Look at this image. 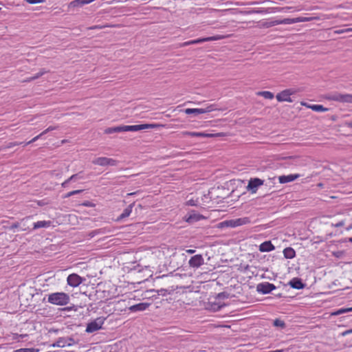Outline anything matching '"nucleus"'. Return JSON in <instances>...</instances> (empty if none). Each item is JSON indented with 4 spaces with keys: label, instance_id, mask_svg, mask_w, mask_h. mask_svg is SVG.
<instances>
[{
    "label": "nucleus",
    "instance_id": "obj_1",
    "mask_svg": "<svg viewBox=\"0 0 352 352\" xmlns=\"http://www.w3.org/2000/svg\"><path fill=\"white\" fill-rule=\"evenodd\" d=\"M69 296L64 292H55L48 295V302L59 306L66 305L69 302Z\"/></svg>",
    "mask_w": 352,
    "mask_h": 352
},
{
    "label": "nucleus",
    "instance_id": "obj_2",
    "mask_svg": "<svg viewBox=\"0 0 352 352\" xmlns=\"http://www.w3.org/2000/svg\"><path fill=\"white\" fill-rule=\"evenodd\" d=\"M164 125L160 124H143L139 125H123L122 129L123 132L125 131H138L144 129H159L163 127Z\"/></svg>",
    "mask_w": 352,
    "mask_h": 352
},
{
    "label": "nucleus",
    "instance_id": "obj_3",
    "mask_svg": "<svg viewBox=\"0 0 352 352\" xmlns=\"http://www.w3.org/2000/svg\"><path fill=\"white\" fill-rule=\"evenodd\" d=\"M326 99L331 101H336L343 103H352V94H340L336 92L327 95Z\"/></svg>",
    "mask_w": 352,
    "mask_h": 352
},
{
    "label": "nucleus",
    "instance_id": "obj_4",
    "mask_svg": "<svg viewBox=\"0 0 352 352\" xmlns=\"http://www.w3.org/2000/svg\"><path fill=\"white\" fill-rule=\"evenodd\" d=\"M250 223V219L249 217H242L223 221L221 223V227L226 226L230 228H236L241 226L248 224Z\"/></svg>",
    "mask_w": 352,
    "mask_h": 352
},
{
    "label": "nucleus",
    "instance_id": "obj_5",
    "mask_svg": "<svg viewBox=\"0 0 352 352\" xmlns=\"http://www.w3.org/2000/svg\"><path fill=\"white\" fill-rule=\"evenodd\" d=\"M106 318L104 317H98L93 321L89 322L86 327V332L94 333L100 329L104 323Z\"/></svg>",
    "mask_w": 352,
    "mask_h": 352
},
{
    "label": "nucleus",
    "instance_id": "obj_6",
    "mask_svg": "<svg viewBox=\"0 0 352 352\" xmlns=\"http://www.w3.org/2000/svg\"><path fill=\"white\" fill-rule=\"evenodd\" d=\"M94 164L101 166H117L118 164V161L106 157H100L94 159L92 162Z\"/></svg>",
    "mask_w": 352,
    "mask_h": 352
},
{
    "label": "nucleus",
    "instance_id": "obj_7",
    "mask_svg": "<svg viewBox=\"0 0 352 352\" xmlns=\"http://www.w3.org/2000/svg\"><path fill=\"white\" fill-rule=\"evenodd\" d=\"M276 289V286L269 282H264L257 285L256 291L262 294H267Z\"/></svg>",
    "mask_w": 352,
    "mask_h": 352
},
{
    "label": "nucleus",
    "instance_id": "obj_8",
    "mask_svg": "<svg viewBox=\"0 0 352 352\" xmlns=\"http://www.w3.org/2000/svg\"><path fill=\"white\" fill-rule=\"evenodd\" d=\"M263 183L264 181L259 178L250 179L247 186V190L252 194H254L257 192L258 188L262 186Z\"/></svg>",
    "mask_w": 352,
    "mask_h": 352
},
{
    "label": "nucleus",
    "instance_id": "obj_9",
    "mask_svg": "<svg viewBox=\"0 0 352 352\" xmlns=\"http://www.w3.org/2000/svg\"><path fill=\"white\" fill-rule=\"evenodd\" d=\"M295 93L292 89H285L276 95V99L278 102H292L293 100L291 96Z\"/></svg>",
    "mask_w": 352,
    "mask_h": 352
},
{
    "label": "nucleus",
    "instance_id": "obj_10",
    "mask_svg": "<svg viewBox=\"0 0 352 352\" xmlns=\"http://www.w3.org/2000/svg\"><path fill=\"white\" fill-rule=\"evenodd\" d=\"M204 258L201 254H196L192 256L188 261V265L190 267L197 269L203 265Z\"/></svg>",
    "mask_w": 352,
    "mask_h": 352
},
{
    "label": "nucleus",
    "instance_id": "obj_11",
    "mask_svg": "<svg viewBox=\"0 0 352 352\" xmlns=\"http://www.w3.org/2000/svg\"><path fill=\"white\" fill-rule=\"evenodd\" d=\"M213 110H214V106L210 105V106L207 107L206 108L186 109L184 110V112L188 115L192 114V113L195 114V115H198V114H202V113L210 112Z\"/></svg>",
    "mask_w": 352,
    "mask_h": 352
},
{
    "label": "nucleus",
    "instance_id": "obj_12",
    "mask_svg": "<svg viewBox=\"0 0 352 352\" xmlns=\"http://www.w3.org/2000/svg\"><path fill=\"white\" fill-rule=\"evenodd\" d=\"M67 284L73 287H78L82 283V278L76 274H72L68 276L67 278Z\"/></svg>",
    "mask_w": 352,
    "mask_h": 352
},
{
    "label": "nucleus",
    "instance_id": "obj_13",
    "mask_svg": "<svg viewBox=\"0 0 352 352\" xmlns=\"http://www.w3.org/2000/svg\"><path fill=\"white\" fill-rule=\"evenodd\" d=\"M183 136H190L196 138H212L217 135L213 133H206L203 132H195V131H183L182 133Z\"/></svg>",
    "mask_w": 352,
    "mask_h": 352
},
{
    "label": "nucleus",
    "instance_id": "obj_14",
    "mask_svg": "<svg viewBox=\"0 0 352 352\" xmlns=\"http://www.w3.org/2000/svg\"><path fill=\"white\" fill-rule=\"evenodd\" d=\"M224 38H226L225 36L216 35V36H208V37H205V38H197V39H195V40H192V45H194V44H199V43H201L207 42V41H219V40L223 39Z\"/></svg>",
    "mask_w": 352,
    "mask_h": 352
},
{
    "label": "nucleus",
    "instance_id": "obj_15",
    "mask_svg": "<svg viewBox=\"0 0 352 352\" xmlns=\"http://www.w3.org/2000/svg\"><path fill=\"white\" fill-rule=\"evenodd\" d=\"M203 219V216L197 214L195 212H190L184 217V219L186 222L189 223H192L194 222L198 221Z\"/></svg>",
    "mask_w": 352,
    "mask_h": 352
},
{
    "label": "nucleus",
    "instance_id": "obj_16",
    "mask_svg": "<svg viewBox=\"0 0 352 352\" xmlns=\"http://www.w3.org/2000/svg\"><path fill=\"white\" fill-rule=\"evenodd\" d=\"M300 177L299 174H290L288 175H282L278 177V181L280 184H285L291 182L298 179Z\"/></svg>",
    "mask_w": 352,
    "mask_h": 352
},
{
    "label": "nucleus",
    "instance_id": "obj_17",
    "mask_svg": "<svg viewBox=\"0 0 352 352\" xmlns=\"http://www.w3.org/2000/svg\"><path fill=\"white\" fill-rule=\"evenodd\" d=\"M274 249L275 247L270 241H265L259 245V250L261 252H269Z\"/></svg>",
    "mask_w": 352,
    "mask_h": 352
},
{
    "label": "nucleus",
    "instance_id": "obj_18",
    "mask_svg": "<svg viewBox=\"0 0 352 352\" xmlns=\"http://www.w3.org/2000/svg\"><path fill=\"white\" fill-rule=\"evenodd\" d=\"M150 305V303L147 302H140L134 305H132L129 307L130 311H142L146 310Z\"/></svg>",
    "mask_w": 352,
    "mask_h": 352
},
{
    "label": "nucleus",
    "instance_id": "obj_19",
    "mask_svg": "<svg viewBox=\"0 0 352 352\" xmlns=\"http://www.w3.org/2000/svg\"><path fill=\"white\" fill-rule=\"evenodd\" d=\"M289 285L294 289H300L305 287V284L301 281L300 278H292Z\"/></svg>",
    "mask_w": 352,
    "mask_h": 352
},
{
    "label": "nucleus",
    "instance_id": "obj_20",
    "mask_svg": "<svg viewBox=\"0 0 352 352\" xmlns=\"http://www.w3.org/2000/svg\"><path fill=\"white\" fill-rule=\"evenodd\" d=\"M93 2V0H74L69 4V8H76L82 6Z\"/></svg>",
    "mask_w": 352,
    "mask_h": 352
},
{
    "label": "nucleus",
    "instance_id": "obj_21",
    "mask_svg": "<svg viewBox=\"0 0 352 352\" xmlns=\"http://www.w3.org/2000/svg\"><path fill=\"white\" fill-rule=\"evenodd\" d=\"M302 104L317 112H324L328 111L327 108L324 107L321 104H307L306 103H302Z\"/></svg>",
    "mask_w": 352,
    "mask_h": 352
},
{
    "label": "nucleus",
    "instance_id": "obj_22",
    "mask_svg": "<svg viewBox=\"0 0 352 352\" xmlns=\"http://www.w3.org/2000/svg\"><path fill=\"white\" fill-rule=\"evenodd\" d=\"M52 224L50 221H38L34 223L33 228L34 230L41 228H49Z\"/></svg>",
    "mask_w": 352,
    "mask_h": 352
},
{
    "label": "nucleus",
    "instance_id": "obj_23",
    "mask_svg": "<svg viewBox=\"0 0 352 352\" xmlns=\"http://www.w3.org/2000/svg\"><path fill=\"white\" fill-rule=\"evenodd\" d=\"M133 207V204H130L127 208H126L124 210V211L122 212V213L119 216V217L118 218V220H121V219L128 217L132 212Z\"/></svg>",
    "mask_w": 352,
    "mask_h": 352
},
{
    "label": "nucleus",
    "instance_id": "obj_24",
    "mask_svg": "<svg viewBox=\"0 0 352 352\" xmlns=\"http://www.w3.org/2000/svg\"><path fill=\"white\" fill-rule=\"evenodd\" d=\"M283 254H284V256L286 258H293L295 257L296 256V252L294 251V250L292 248H286L284 249L283 250Z\"/></svg>",
    "mask_w": 352,
    "mask_h": 352
},
{
    "label": "nucleus",
    "instance_id": "obj_25",
    "mask_svg": "<svg viewBox=\"0 0 352 352\" xmlns=\"http://www.w3.org/2000/svg\"><path fill=\"white\" fill-rule=\"evenodd\" d=\"M296 23V18H286L283 20L276 21L274 24L279 25V24H285V25H290Z\"/></svg>",
    "mask_w": 352,
    "mask_h": 352
},
{
    "label": "nucleus",
    "instance_id": "obj_26",
    "mask_svg": "<svg viewBox=\"0 0 352 352\" xmlns=\"http://www.w3.org/2000/svg\"><path fill=\"white\" fill-rule=\"evenodd\" d=\"M123 132L122 126H118L115 127H109L104 130L106 134H111L113 133Z\"/></svg>",
    "mask_w": 352,
    "mask_h": 352
},
{
    "label": "nucleus",
    "instance_id": "obj_27",
    "mask_svg": "<svg viewBox=\"0 0 352 352\" xmlns=\"http://www.w3.org/2000/svg\"><path fill=\"white\" fill-rule=\"evenodd\" d=\"M257 95L263 96L266 99L272 100L274 98V94L268 91H263L257 93Z\"/></svg>",
    "mask_w": 352,
    "mask_h": 352
},
{
    "label": "nucleus",
    "instance_id": "obj_28",
    "mask_svg": "<svg viewBox=\"0 0 352 352\" xmlns=\"http://www.w3.org/2000/svg\"><path fill=\"white\" fill-rule=\"evenodd\" d=\"M13 352H39V349L37 348H21Z\"/></svg>",
    "mask_w": 352,
    "mask_h": 352
},
{
    "label": "nucleus",
    "instance_id": "obj_29",
    "mask_svg": "<svg viewBox=\"0 0 352 352\" xmlns=\"http://www.w3.org/2000/svg\"><path fill=\"white\" fill-rule=\"evenodd\" d=\"M84 179V176H83L82 173L80 172L78 173H76V174H74V175H72L69 178V180L75 182V181H76L78 179Z\"/></svg>",
    "mask_w": 352,
    "mask_h": 352
},
{
    "label": "nucleus",
    "instance_id": "obj_30",
    "mask_svg": "<svg viewBox=\"0 0 352 352\" xmlns=\"http://www.w3.org/2000/svg\"><path fill=\"white\" fill-rule=\"evenodd\" d=\"M351 311H352V307L346 308V309L341 308V309H339L338 310H337L333 314L334 315H340V314L347 313V312H349Z\"/></svg>",
    "mask_w": 352,
    "mask_h": 352
},
{
    "label": "nucleus",
    "instance_id": "obj_31",
    "mask_svg": "<svg viewBox=\"0 0 352 352\" xmlns=\"http://www.w3.org/2000/svg\"><path fill=\"white\" fill-rule=\"evenodd\" d=\"M274 325L275 327H280V328H284L285 326V322L283 320H279V319H276L274 321Z\"/></svg>",
    "mask_w": 352,
    "mask_h": 352
},
{
    "label": "nucleus",
    "instance_id": "obj_32",
    "mask_svg": "<svg viewBox=\"0 0 352 352\" xmlns=\"http://www.w3.org/2000/svg\"><path fill=\"white\" fill-rule=\"evenodd\" d=\"M157 293L160 296H166V295L170 294V291H168L166 289H160L157 291Z\"/></svg>",
    "mask_w": 352,
    "mask_h": 352
},
{
    "label": "nucleus",
    "instance_id": "obj_33",
    "mask_svg": "<svg viewBox=\"0 0 352 352\" xmlns=\"http://www.w3.org/2000/svg\"><path fill=\"white\" fill-rule=\"evenodd\" d=\"M311 20V18L309 17L299 16L296 18V23L307 22L310 21Z\"/></svg>",
    "mask_w": 352,
    "mask_h": 352
},
{
    "label": "nucleus",
    "instance_id": "obj_34",
    "mask_svg": "<svg viewBox=\"0 0 352 352\" xmlns=\"http://www.w3.org/2000/svg\"><path fill=\"white\" fill-rule=\"evenodd\" d=\"M46 73V71L44 70V69H42L41 71H40L37 74H36L35 76L31 77L29 78L28 81H30V80H35L38 78H39L40 76H43L44 74Z\"/></svg>",
    "mask_w": 352,
    "mask_h": 352
},
{
    "label": "nucleus",
    "instance_id": "obj_35",
    "mask_svg": "<svg viewBox=\"0 0 352 352\" xmlns=\"http://www.w3.org/2000/svg\"><path fill=\"white\" fill-rule=\"evenodd\" d=\"M82 191V190H76L69 192L64 196V197L65 198L70 197L71 196L80 193Z\"/></svg>",
    "mask_w": 352,
    "mask_h": 352
},
{
    "label": "nucleus",
    "instance_id": "obj_36",
    "mask_svg": "<svg viewBox=\"0 0 352 352\" xmlns=\"http://www.w3.org/2000/svg\"><path fill=\"white\" fill-rule=\"evenodd\" d=\"M43 135H45V134H44V133H43V132H42V133H41L39 135H36V137H34V138L33 139H32L30 141H29V142H26V143L25 144V146L28 145V144H31V143H33V142H36V140H38V139H40V138H41Z\"/></svg>",
    "mask_w": 352,
    "mask_h": 352
},
{
    "label": "nucleus",
    "instance_id": "obj_37",
    "mask_svg": "<svg viewBox=\"0 0 352 352\" xmlns=\"http://www.w3.org/2000/svg\"><path fill=\"white\" fill-rule=\"evenodd\" d=\"M29 219H30V217H26V218H24V219H21L20 222H18V223H16L12 224V228H19V227H20V226H21V225L24 221H27Z\"/></svg>",
    "mask_w": 352,
    "mask_h": 352
},
{
    "label": "nucleus",
    "instance_id": "obj_38",
    "mask_svg": "<svg viewBox=\"0 0 352 352\" xmlns=\"http://www.w3.org/2000/svg\"><path fill=\"white\" fill-rule=\"evenodd\" d=\"M27 334H18V333H13L12 334V339L13 340H19L20 338H23L26 337Z\"/></svg>",
    "mask_w": 352,
    "mask_h": 352
},
{
    "label": "nucleus",
    "instance_id": "obj_39",
    "mask_svg": "<svg viewBox=\"0 0 352 352\" xmlns=\"http://www.w3.org/2000/svg\"><path fill=\"white\" fill-rule=\"evenodd\" d=\"M26 2L30 3V4H36L40 3H43L44 0H25Z\"/></svg>",
    "mask_w": 352,
    "mask_h": 352
},
{
    "label": "nucleus",
    "instance_id": "obj_40",
    "mask_svg": "<svg viewBox=\"0 0 352 352\" xmlns=\"http://www.w3.org/2000/svg\"><path fill=\"white\" fill-rule=\"evenodd\" d=\"M344 225V221H340L336 223H332L331 224V226L332 227H336V228H338V227H341V226H343Z\"/></svg>",
    "mask_w": 352,
    "mask_h": 352
},
{
    "label": "nucleus",
    "instance_id": "obj_41",
    "mask_svg": "<svg viewBox=\"0 0 352 352\" xmlns=\"http://www.w3.org/2000/svg\"><path fill=\"white\" fill-rule=\"evenodd\" d=\"M56 129V126H49L47 129H46L45 131H43V133L46 134L47 133L52 131L53 130H55Z\"/></svg>",
    "mask_w": 352,
    "mask_h": 352
},
{
    "label": "nucleus",
    "instance_id": "obj_42",
    "mask_svg": "<svg viewBox=\"0 0 352 352\" xmlns=\"http://www.w3.org/2000/svg\"><path fill=\"white\" fill-rule=\"evenodd\" d=\"M192 45V41H186V42H184V43H182L179 45L180 47H185V46H188V45Z\"/></svg>",
    "mask_w": 352,
    "mask_h": 352
},
{
    "label": "nucleus",
    "instance_id": "obj_43",
    "mask_svg": "<svg viewBox=\"0 0 352 352\" xmlns=\"http://www.w3.org/2000/svg\"><path fill=\"white\" fill-rule=\"evenodd\" d=\"M69 182H72V181L69 180V178H68L67 180H65L64 182L62 183V184H61L63 188H65L67 186V184H69Z\"/></svg>",
    "mask_w": 352,
    "mask_h": 352
},
{
    "label": "nucleus",
    "instance_id": "obj_44",
    "mask_svg": "<svg viewBox=\"0 0 352 352\" xmlns=\"http://www.w3.org/2000/svg\"><path fill=\"white\" fill-rule=\"evenodd\" d=\"M25 222L26 221H24L20 226V228H21V230H26L28 229V227L26 226L25 225Z\"/></svg>",
    "mask_w": 352,
    "mask_h": 352
},
{
    "label": "nucleus",
    "instance_id": "obj_45",
    "mask_svg": "<svg viewBox=\"0 0 352 352\" xmlns=\"http://www.w3.org/2000/svg\"><path fill=\"white\" fill-rule=\"evenodd\" d=\"M186 253L188 254H194L195 252V250H193V249H188L186 250Z\"/></svg>",
    "mask_w": 352,
    "mask_h": 352
},
{
    "label": "nucleus",
    "instance_id": "obj_46",
    "mask_svg": "<svg viewBox=\"0 0 352 352\" xmlns=\"http://www.w3.org/2000/svg\"><path fill=\"white\" fill-rule=\"evenodd\" d=\"M346 230H352V224H351L350 226H349L346 228Z\"/></svg>",
    "mask_w": 352,
    "mask_h": 352
},
{
    "label": "nucleus",
    "instance_id": "obj_47",
    "mask_svg": "<svg viewBox=\"0 0 352 352\" xmlns=\"http://www.w3.org/2000/svg\"><path fill=\"white\" fill-rule=\"evenodd\" d=\"M126 0H114L113 1L114 2H124V1H126Z\"/></svg>",
    "mask_w": 352,
    "mask_h": 352
},
{
    "label": "nucleus",
    "instance_id": "obj_48",
    "mask_svg": "<svg viewBox=\"0 0 352 352\" xmlns=\"http://www.w3.org/2000/svg\"><path fill=\"white\" fill-rule=\"evenodd\" d=\"M349 332H352V330H351V331H345V332L343 333V335H345V334H346V333H349Z\"/></svg>",
    "mask_w": 352,
    "mask_h": 352
},
{
    "label": "nucleus",
    "instance_id": "obj_49",
    "mask_svg": "<svg viewBox=\"0 0 352 352\" xmlns=\"http://www.w3.org/2000/svg\"><path fill=\"white\" fill-rule=\"evenodd\" d=\"M349 242H351V243H352V237H350V238L349 239Z\"/></svg>",
    "mask_w": 352,
    "mask_h": 352
}]
</instances>
